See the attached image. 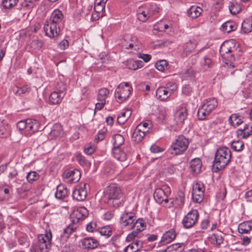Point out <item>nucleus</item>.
Here are the masks:
<instances>
[{"label":"nucleus","mask_w":252,"mask_h":252,"mask_svg":"<svg viewBox=\"0 0 252 252\" xmlns=\"http://www.w3.org/2000/svg\"><path fill=\"white\" fill-rule=\"evenodd\" d=\"M104 195L107 200L109 205L117 207L121 204L124 193L120 186L117 184H111L104 190Z\"/></svg>","instance_id":"f257e3e1"},{"label":"nucleus","mask_w":252,"mask_h":252,"mask_svg":"<svg viewBox=\"0 0 252 252\" xmlns=\"http://www.w3.org/2000/svg\"><path fill=\"white\" fill-rule=\"evenodd\" d=\"M231 158V152L226 147L219 148L216 152L214 161V168H216V172L225 167L230 162Z\"/></svg>","instance_id":"f03ea898"},{"label":"nucleus","mask_w":252,"mask_h":252,"mask_svg":"<svg viewBox=\"0 0 252 252\" xmlns=\"http://www.w3.org/2000/svg\"><path fill=\"white\" fill-rule=\"evenodd\" d=\"M17 127L22 134L29 137L39 130L40 124L36 120L27 119L19 121Z\"/></svg>","instance_id":"7ed1b4c3"},{"label":"nucleus","mask_w":252,"mask_h":252,"mask_svg":"<svg viewBox=\"0 0 252 252\" xmlns=\"http://www.w3.org/2000/svg\"><path fill=\"white\" fill-rule=\"evenodd\" d=\"M236 51L235 42L233 39L224 41L220 49L221 57L230 62L234 61L236 59L235 57Z\"/></svg>","instance_id":"20e7f679"},{"label":"nucleus","mask_w":252,"mask_h":252,"mask_svg":"<svg viewBox=\"0 0 252 252\" xmlns=\"http://www.w3.org/2000/svg\"><path fill=\"white\" fill-rule=\"evenodd\" d=\"M217 100L215 98L206 99L198 109L197 116L200 120H205L218 106Z\"/></svg>","instance_id":"39448f33"},{"label":"nucleus","mask_w":252,"mask_h":252,"mask_svg":"<svg viewBox=\"0 0 252 252\" xmlns=\"http://www.w3.org/2000/svg\"><path fill=\"white\" fill-rule=\"evenodd\" d=\"M189 145V141L183 135H179L174 141L169 149L170 153L173 155L183 154L187 150Z\"/></svg>","instance_id":"423d86ee"},{"label":"nucleus","mask_w":252,"mask_h":252,"mask_svg":"<svg viewBox=\"0 0 252 252\" xmlns=\"http://www.w3.org/2000/svg\"><path fill=\"white\" fill-rule=\"evenodd\" d=\"M177 88L175 83L169 82L165 86L158 87L156 91V96L160 101H166L177 91Z\"/></svg>","instance_id":"0eeeda50"},{"label":"nucleus","mask_w":252,"mask_h":252,"mask_svg":"<svg viewBox=\"0 0 252 252\" xmlns=\"http://www.w3.org/2000/svg\"><path fill=\"white\" fill-rule=\"evenodd\" d=\"M38 243L37 248L34 249L32 247L31 251L32 252H36L39 249L40 252H47L51 247V240L52 233L51 231L46 230L45 234H39L38 236Z\"/></svg>","instance_id":"6e6552de"},{"label":"nucleus","mask_w":252,"mask_h":252,"mask_svg":"<svg viewBox=\"0 0 252 252\" xmlns=\"http://www.w3.org/2000/svg\"><path fill=\"white\" fill-rule=\"evenodd\" d=\"M133 89L129 83L123 82L116 88L115 96L119 103H122L126 100L131 94Z\"/></svg>","instance_id":"1a4fd4ad"},{"label":"nucleus","mask_w":252,"mask_h":252,"mask_svg":"<svg viewBox=\"0 0 252 252\" xmlns=\"http://www.w3.org/2000/svg\"><path fill=\"white\" fill-rule=\"evenodd\" d=\"M170 193L171 191L169 187L164 186L162 188H158L155 190L154 197L155 200L159 204L167 203L170 201L171 204L168 205V207H171L173 203V199L172 198H168V196Z\"/></svg>","instance_id":"9d476101"},{"label":"nucleus","mask_w":252,"mask_h":252,"mask_svg":"<svg viewBox=\"0 0 252 252\" xmlns=\"http://www.w3.org/2000/svg\"><path fill=\"white\" fill-rule=\"evenodd\" d=\"M199 218V213L197 210L192 209L183 218L182 224L186 228H190L197 222Z\"/></svg>","instance_id":"9b49d317"},{"label":"nucleus","mask_w":252,"mask_h":252,"mask_svg":"<svg viewBox=\"0 0 252 252\" xmlns=\"http://www.w3.org/2000/svg\"><path fill=\"white\" fill-rule=\"evenodd\" d=\"M152 6L145 5L139 7L137 10V19L142 22H145L154 14Z\"/></svg>","instance_id":"f8f14e48"},{"label":"nucleus","mask_w":252,"mask_h":252,"mask_svg":"<svg viewBox=\"0 0 252 252\" xmlns=\"http://www.w3.org/2000/svg\"><path fill=\"white\" fill-rule=\"evenodd\" d=\"M43 29L45 34L50 38L58 36L61 32V28L59 26L54 24L48 20L45 21Z\"/></svg>","instance_id":"ddd939ff"},{"label":"nucleus","mask_w":252,"mask_h":252,"mask_svg":"<svg viewBox=\"0 0 252 252\" xmlns=\"http://www.w3.org/2000/svg\"><path fill=\"white\" fill-rule=\"evenodd\" d=\"M192 199L193 201L197 203L201 202L204 196V187L201 182H196L193 186Z\"/></svg>","instance_id":"4468645a"},{"label":"nucleus","mask_w":252,"mask_h":252,"mask_svg":"<svg viewBox=\"0 0 252 252\" xmlns=\"http://www.w3.org/2000/svg\"><path fill=\"white\" fill-rule=\"evenodd\" d=\"M188 115L187 109L185 104L180 106L174 114V120L176 124L182 126Z\"/></svg>","instance_id":"2eb2a0df"},{"label":"nucleus","mask_w":252,"mask_h":252,"mask_svg":"<svg viewBox=\"0 0 252 252\" xmlns=\"http://www.w3.org/2000/svg\"><path fill=\"white\" fill-rule=\"evenodd\" d=\"M88 214V211L85 207H80L72 212L70 215V218L73 223H77L86 218Z\"/></svg>","instance_id":"dca6fc26"},{"label":"nucleus","mask_w":252,"mask_h":252,"mask_svg":"<svg viewBox=\"0 0 252 252\" xmlns=\"http://www.w3.org/2000/svg\"><path fill=\"white\" fill-rule=\"evenodd\" d=\"M86 186V184H83L77 187L72 193L73 198L79 201L85 200L87 196Z\"/></svg>","instance_id":"f3484780"},{"label":"nucleus","mask_w":252,"mask_h":252,"mask_svg":"<svg viewBox=\"0 0 252 252\" xmlns=\"http://www.w3.org/2000/svg\"><path fill=\"white\" fill-rule=\"evenodd\" d=\"M136 220L134 213L131 212H124L120 218V223L123 226H131Z\"/></svg>","instance_id":"a211bd4d"},{"label":"nucleus","mask_w":252,"mask_h":252,"mask_svg":"<svg viewBox=\"0 0 252 252\" xmlns=\"http://www.w3.org/2000/svg\"><path fill=\"white\" fill-rule=\"evenodd\" d=\"M63 178L66 182L70 184L78 182L81 177V173L77 169L64 172Z\"/></svg>","instance_id":"6ab92c4d"},{"label":"nucleus","mask_w":252,"mask_h":252,"mask_svg":"<svg viewBox=\"0 0 252 252\" xmlns=\"http://www.w3.org/2000/svg\"><path fill=\"white\" fill-rule=\"evenodd\" d=\"M63 18V15L62 11L59 9H56L51 14L50 19L47 20L61 27Z\"/></svg>","instance_id":"aec40b11"},{"label":"nucleus","mask_w":252,"mask_h":252,"mask_svg":"<svg viewBox=\"0 0 252 252\" xmlns=\"http://www.w3.org/2000/svg\"><path fill=\"white\" fill-rule=\"evenodd\" d=\"M82 245L85 249H94L99 245L98 241L92 237H86L81 241Z\"/></svg>","instance_id":"412c9836"},{"label":"nucleus","mask_w":252,"mask_h":252,"mask_svg":"<svg viewBox=\"0 0 252 252\" xmlns=\"http://www.w3.org/2000/svg\"><path fill=\"white\" fill-rule=\"evenodd\" d=\"M65 95V93H58L57 91H54L51 93L49 96V102L51 104L58 105L60 104L63 98Z\"/></svg>","instance_id":"4be33fe9"},{"label":"nucleus","mask_w":252,"mask_h":252,"mask_svg":"<svg viewBox=\"0 0 252 252\" xmlns=\"http://www.w3.org/2000/svg\"><path fill=\"white\" fill-rule=\"evenodd\" d=\"M203 9L200 6H191L187 11L188 16L192 19H195L200 16Z\"/></svg>","instance_id":"5701e85b"},{"label":"nucleus","mask_w":252,"mask_h":252,"mask_svg":"<svg viewBox=\"0 0 252 252\" xmlns=\"http://www.w3.org/2000/svg\"><path fill=\"white\" fill-rule=\"evenodd\" d=\"M176 236L175 231L174 229H170L163 234L160 243L163 245L168 244L172 242Z\"/></svg>","instance_id":"b1692460"},{"label":"nucleus","mask_w":252,"mask_h":252,"mask_svg":"<svg viewBox=\"0 0 252 252\" xmlns=\"http://www.w3.org/2000/svg\"><path fill=\"white\" fill-rule=\"evenodd\" d=\"M202 162L199 158H196L192 159L190 163V168L191 171L194 174L199 173L201 169Z\"/></svg>","instance_id":"393cba45"},{"label":"nucleus","mask_w":252,"mask_h":252,"mask_svg":"<svg viewBox=\"0 0 252 252\" xmlns=\"http://www.w3.org/2000/svg\"><path fill=\"white\" fill-rule=\"evenodd\" d=\"M146 133L143 129H141L140 127L136 126L132 134V139L134 141L139 143L142 140Z\"/></svg>","instance_id":"a878e982"},{"label":"nucleus","mask_w":252,"mask_h":252,"mask_svg":"<svg viewBox=\"0 0 252 252\" xmlns=\"http://www.w3.org/2000/svg\"><path fill=\"white\" fill-rule=\"evenodd\" d=\"M142 48V44L138 41V39L136 36H132L130 39V42L128 45H126V48L133 49L135 50L141 49Z\"/></svg>","instance_id":"bb28decb"},{"label":"nucleus","mask_w":252,"mask_h":252,"mask_svg":"<svg viewBox=\"0 0 252 252\" xmlns=\"http://www.w3.org/2000/svg\"><path fill=\"white\" fill-rule=\"evenodd\" d=\"M238 229L240 233H248L252 229V220L241 223L238 226Z\"/></svg>","instance_id":"cd10ccee"},{"label":"nucleus","mask_w":252,"mask_h":252,"mask_svg":"<svg viewBox=\"0 0 252 252\" xmlns=\"http://www.w3.org/2000/svg\"><path fill=\"white\" fill-rule=\"evenodd\" d=\"M130 227L132 230L140 233L145 229L146 223L143 219H139L135 220Z\"/></svg>","instance_id":"c85d7f7f"},{"label":"nucleus","mask_w":252,"mask_h":252,"mask_svg":"<svg viewBox=\"0 0 252 252\" xmlns=\"http://www.w3.org/2000/svg\"><path fill=\"white\" fill-rule=\"evenodd\" d=\"M238 136L246 138L252 133V126L249 124H246L243 129H239L237 131Z\"/></svg>","instance_id":"c756f323"},{"label":"nucleus","mask_w":252,"mask_h":252,"mask_svg":"<svg viewBox=\"0 0 252 252\" xmlns=\"http://www.w3.org/2000/svg\"><path fill=\"white\" fill-rule=\"evenodd\" d=\"M113 154L115 158L121 161H125L127 158L126 154L120 148H114Z\"/></svg>","instance_id":"7c9ffc66"},{"label":"nucleus","mask_w":252,"mask_h":252,"mask_svg":"<svg viewBox=\"0 0 252 252\" xmlns=\"http://www.w3.org/2000/svg\"><path fill=\"white\" fill-rule=\"evenodd\" d=\"M209 239L211 243L217 245H220L223 241V238L220 232L213 234L210 236Z\"/></svg>","instance_id":"2f4dec72"},{"label":"nucleus","mask_w":252,"mask_h":252,"mask_svg":"<svg viewBox=\"0 0 252 252\" xmlns=\"http://www.w3.org/2000/svg\"><path fill=\"white\" fill-rule=\"evenodd\" d=\"M68 195V190L63 185H60L57 188V191L55 193L56 198L62 199L65 198Z\"/></svg>","instance_id":"473e14b6"},{"label":"nucleus","mask_w":252,"mask_h":252,"mask_svg":"<svg viewBox=\"0 0 252 252\" xmlns=\"http://www.w3.org/2000/svg\"><path fill=\"white\" fill-rule=\"evenodd\" d=\"M131 112L129 110L122 112L117 117V122L120 125H123L130 117Z\"/></svg>","instance_id":"72a5a7b5"},{"label":"nucleus","mask_w":252,"mask_h":252,"mask_svg":"<svg viewBox=\"0 0 252 252\" xmlns=\"http://www.w3.org/2000/svg\"><path fill=\"white\" fill-rule=\"evenodd\" d=\"M31 91V88L28 85H25L21 88L14 86L13 88V93L17 95H21L28 94Z\"/></svg>","instance_id":"f704fd0d"},{"label":"nucleus","mask_w":252,"mask_h":252,"mask_svg":"<svg viewBox=\"0 0 252 252\" xmlns=\"http://www.w3.org/2000/svg\"><path fill=\"white\" fill-rule=\"evenodd\" d=\"M109 93L110 92L107 88H103L100 89L98 91L97 95V101H106V99L108 96Z\"/></svg>","instance_id":"c9c22d12"},{"label":"nucleus","mask_w":252,"mask_h":252,"mask_svg":"<svg viewBox=\"0 0 252 252\" xmlns=\"http://www.w3.org/2000/svg\"><path fill=\"white\" fill-rule=\"evenodd\" d=\"M221 29L224 32L229 33L234 31L236 29V26L234 22L227 21L222 24Z\"/></svg>","instance_id":"e433bc0d"},{"label":"nucleus","mask_w":252,"mask_h":252,"mask_svg":"<svg viewBox=\"0 0 252 252\" xmlns=\"http://www.w3.org/2000/svg\"><path fill=\"white\" fill-rule=\"evenodd\" d=\"M107 0H95L94 10L97 13L102 12L105 7V2Z\"/></svg>","instance_id":"4c0bfd02"},{"label":"nucleus","mask_w":252,"mask_h":252,"mask_svg":"<svg viewBox=\"0 0 252 252\" xmlns=\"http://www.w3.org/2000/svg\"><path fill=\"white\" fill-rule=\"evenodd\" d=\"M242 30L245 33L250 32L252 31V20L250 19L245 20L242 24Z\"/></svg>","instance_id":"58836bf2"},{"label":"nucleus","mask_w":252,"mask_h":252,"mask_svg":"<svg viewBox=\"0 0 252 252\" xmlns=\"http://www.w3.org/2000/svg\"><path fill=\"white\" fill-rule=\"evenodd\" d=\"M113 144L114 148H120L121 146L123 145L125 142L124 137L121 134H115L113 136Z\"/></svg>","instance_id":"ea45409f"},{"label":"nucleus","mask_w":252,"mask_h":252,"mask_svg":"<svg viewBox=\"0 0 252 252\" xmlns=\"http://www.w3.org/2000/svg\"><path fill=\"white\" fill-rule=\"evenodd\" d=\"M143 63L141 61L130 60L127 63V67L129 69L136 70L143 66Z\"/></svg>","instance_id":"a19ab883"},{"label":"nucleus","mask_w":252,"mask_h":252,"mask_svg":"<svg viewBox=\"0 0 252 252\" xmlns=\"http://www.w3.org/2000/svg\"><path fill=\"white\" fill-rule=\"evenodd\" d=\"M229 121L231 125L233 126H238L243 122L240 116L236 114L231 115L229 117Z\"/></svg>","instance_id":"79ce46f5"},{"label":"nucleus","mask_w":252,"mask_h":252,"mask_svg":"<svg viewBox=\"0 0 252 252\" xmlns=\"http://www.w3.org/2000/svg\"><path fill=\"white\" fill-rule=\"evenodd\" d=\"M63 133V128L59 124H55L51 129V134L55 137L60 136Z\"/></svg>","instance_id":"37998d69"},{"label":"nucleus","mask_w":252,"mask_h":252,"mask_svg":"<svg viewBox=\"0 0 252 252\" xmlns=\"http://www.w3.org/2000/svg\"><path fill=\"white\" fill-rule=\"evenodd\" d=\"M229 9L230 12L235 15L241 11V7L237 2H231L229 3Z\"/></svg>","instance_id":"c03bdc74"},{"label":"nucleus","mask_w":252,"mask_h":252,"mask_svg":"<svg viewBox=\"0 0 252 252\" xmlns=\"http://www.w3.org/2000/svg\"><path fill=\"white\" fill-rule=\"evenodd\" d=\"M170 24H166L163 21H160L155 25V29L159 32H165L170 28Z\"/></svg>","instance_id":"a18cd8bd"},{"label":"nucleus","mask_w":252,"mask_h":252,"mask_svg":"<svg viewBox=\"0 0 252 252\" xmlns=\"http://www.w3.org/2000/svg\"><path fill=\"white\" fill-rule=\"evenodd\" d=\"M231 146L233 150L239 152L243 149L244 143L240 140L234 141L231 143Z\"/></svg>","instance_id":"49530a36"},{"label":"nucleus","mask_w":252,"mask_h":252,"mask_svg":"<svg viewBox=\"0 0 252 252\" xmlns=\"http://www.w3.org/2000/svg\"><path fill=\"white\" fill-rule=\"evenodd\" d=\"M201 64L203 68L206 70L212 67L213 65V63L212 60L206 56L203 58V61L201 62Z\"/></svg>","instance_id":"de8ad7c7"},{"label":"nucleus","mask_w":252,"mask_h":252,"mask_svg":"<svg viewBox=\"0 0 252 252\" xmlns=\"http://www.w3.org/2000/svg\"><path fill=\"white\" fill-rule=\"evenodd\" d=\"M19 0H3L2 5L5 8H10L15 6Z\"/></svg>","instance_id":"09e8293b"},{"label":"nucleus","mask_w":252,"mask_h":252,"mask_svg":"<svg viewBox=\"0 0 252 252\" xmlns=\"http://www.w3.org/2000/svg\"><path fill=\"white\" fill-rule=\"evenodd\" d=\"M167 66V62L165 60H161L156 63V67L159 71H163Z\"/></svg>","instance_id":"8fccbe9b"},{"label":"nucleus","mask_w":252,"mask_h":252,"mask_svg":"<svg viewBox=\"0 0 252 252\" xmlns=\"http://www.w3.org/2000/svg\"><path fill=\"white\" fill-rule=\"evenodd\" d=\"M39 175L35 171H31L29 172L27 175V179L29 182H32L36 181L38 179Z\"/></svg>","instance_id":"3c124183"},{"label":"nucleus","mask_w":252,"mask_h":252,"mask_svg":"<svg viewBox=\"0 0 252 252\" xmlns=\"http://www.w3.org/2000/svg\"><path fill=\"white\" fill-rule=\"evenodd\" d=\"M2 126L3 127V130L1 129V131L2 132L1 133V134L3 135L4 137H7L10 135V126L7 124L3 123Z\"/></svg>","instance_id":"603ef678"},{"label":"nucleus","mask_w":252,"mask_h":252,"mask_svg":"<svg viewBox=\"0 0 252 252\" xmlns=\"http://www.w3.org/2000/svg\"><path fill=\"white\" fill-rule=\"evenodd\" d=\"M137 126L140 127L141 129H143V131L148 132L151 127V124L150 122H144L139 124Z\"/></svg>","instance_id":"864d4df0"},{"label":"nucleus","mask_w":252,"mask_h":252,"mask_svg":"<svg viewBox=\"0 0 252 252\" xmlns=\"http://www.w3.org/2000/svg\"><path fill=\"white\" fill-rule=\"evenodd\" d=\"M65 91L66 86L63 82H60L57 84L55 91L58 92V93H65Z\"/></svg>","instance_id":"5fc2aeb1"},{"label":"nucleus","mask_w":252,"mask_h":252,"mask_svg":"<svg viewBox=\"0 0 252 252\" xmlns=\"http://www.w3.org/2000/svg\"><path fill=\"white\" fill-rule=\"evenodd\" d=\"M181 248V247L178 246V244L173 245L168 247L163 252H180V251L178 249Z\"/></svg>","instance_id":"6e6d98bb"},{"label":"nucleus","mask_w":252,"mask_h":252,"mask_svg":"<svg viewBox=\"0 0 252 252\" xmlns=\"http://www.w3.org/2000/svg\"><path fill=\"white\" fill-rule=\"evenodd\" d=\"M139 233L136 230H133L132 232L127 236L126 241L128 242L132 241L135 238L138 237Z\"/></svg>","instance_id":"4d7b16f0"},{"label":"nucleus","mask_w":252,"mask_h":252,"mask_svg":"<svg viewBox=\"0 0 252 252\" xmlns=\"http://www.w3.org/2000/svg\"><path fill=\"white\" fill-rule=\"evenodd\" d=\"M95 150V147L92 145H87L84 148L85 153L89 155H92Z\"/></svg>","instance_id":"13d9d810"},{"label":"nucleus","mask_w":252,"mask_h":252,"mask_svg":"<svg viewBox=\"0 0 252 252\" xmlns=\"http://www.w3.org/2000/svg\"><path fill=\"white\" fill-rule=\"evenodd\" d=\"M74 229L72 226L69 225L65 229H64L63 231V235L65 237L67 238L69 237V235L71 234L73 232H74Z\"/></svg>","instance_id":"bf43d9fd"},{"label":"nucleus","mask_w":252,"mask_h":252,"mask_svg":"<svg viewBox=\"0 0 252 252\" xmlns=\"http://www.w3.org/2000/svg\"><path fill=\"white\" fill-rule=\"evenodd\" d=\"M192 92L191 88L188 85H185L182 88V93L186 95H189Z\"/></svg>","instance_id":"052dcab7"},{"label":"nucleus","mask_w":252,"mask_h":252,"mask_svg":"<svg viewBox=\"0 0 252 252\" xmlns=\"http://www.w3.org/2000/svg\"><path fill=\"white\" fill-rule=\"evenodd\" d=\"M68 42L66 39L63 40L58 44V47L61 50H65L68 48Z\"/></svg>","instance_id":"680f3d73"},{"label":"nucleus","mask_w":252,"mask_h":252,"mask_svg":"<svg viewBox=\"0 0 252 252\" xmlns=\"http://www.w3.org/2000/svg\"><path fill=\"white\" fill-rule=\"evenodd\" d=\"M138 251H139L138 248L135 247L132 243L125 249V252H137Z\"/></svg>","instance_id":"e2e57ef3"},{"label":"nucleus","mask_w":252,"mask_h":252,"mask_svg":"<svg viewBox=\"0 0 252 252\" xmlns=\"http://www.w3.org/2000/svg\"><path fill=\"white\" fill-rule=\"evenodd\" d=\"M100 233L107 238L111 235V231L109 228H103L100 230Z\"/></svg>","instance_id":"0e129e2a"},{"label":"nucleus","mask_w":252,"mask_h":252,"mask_svg":"<svg viewBox=\"0 0 252 252\" xmlns=\"http://www.w3.org/2000/svg\"><path fill=\"white\" fill-rule=\"evenodd\" d=\"M151 151L152 153H157L163 151V149L160 148L159 147L153 145L151 147Z\"/></svg>","instance_id":"69168bd1"},{"label":"nucleus","mask_w":252,"mask_h":252,"mask_svg":"<svg viewBox=\"0 0 252 252\" xmlns=\"http://www.w3.org/2000/svg\"><path fill=\"white\" fill-rule=\"evenodd\" d=\"M138 57L143 59L145 62H148L151 59V57L148 54H138Z\"/></svg>","instance_id":"338daca9"},{"label":"nucleus","mask_w":252,"mask_h":252,"mask_svg":"<svg viewBox=\"0 0 252 252\" xmlns=\"http://www.w3.org/2000/svg\"><path fill=\"white\" fill-rule=\"evenodd\" d=\"M98 102L95 104V110H101L105 105L106 101H98Z\"/></svg>","instance_id":"774afa93"}]
</instances>
